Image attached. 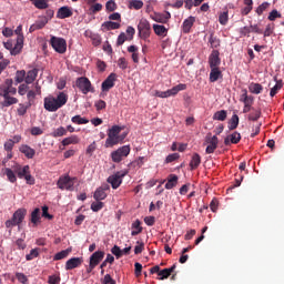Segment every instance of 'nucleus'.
I'll list each match as a JSON object with an SVG mask.
<instances>
[{
	"label": "nucleus",
	"instance_id": "1",
	"mask_svg": "<svg viewBox=\"0 0 284 284\" xmlns=\"http://www.w3.org/2000/svg\"><path fill=\"white\" fill-rule=\"evenodd\" d=\"M68 103V94L60 92L57 98L48 97L44 98V110L48 112H57L60 108H63Z\"/></svg>",
	"mask_w": 284,
	"mask_h": 284
},
{
	"label": "nucleus",
	"instance_id": "2",
	"mask_svg": "<svg viewBox=\"0 0 284 284\" xmlns=\"http://www.w3.org/2000/svg\"><path fill=\"white\" fill-rule=\"evenodd\" d=\"M27 214H28V210L18 209L13 213L12 217L4 222L7 230H12V227H17V225L18 226L21 225V223H23V221L26 220Z\"/></svg>",
	"mask_w": 284,
	"mask_h": 284
},
{
	"label": "nucleus",
	"instance_id": "3",
	"mask_svg": "<svg viewBox=\"0 0 284 284\" xmlns=\"http://www.w3.org/2000/svg\"><path fill=\"white\" fill-rule=\"evenodd\" d=\"M121 130L123 128L119 125H113L108 131V138L105 140V148H114V145H119V134H121Z\"/></svg>",
	"mask_w": 284,
	"mask_h": 284
},
{
	"label": "nucleus",
	"instance_id": "4",
	"mask_svg": "<svg viewBox=\"0 0 284 284\" xmlns=\"http://www.w3.org/2000/svg\"><path fill=\"white\" fill-rule=\"evenodd\" d=\"M75 88H78L82 94H89V92L94 94V87H92L90 79L85 77H80L75 80Z\"/></svg>",
	"mask_w": 284,
	"mask_h": 284
},
{
	"label": "nucleus",
	"instance_id": "5",
	"mask_svg": "<svg viewBox=\"0 0 284 284\" xmlns=\"http://www.w3.org/2000/svg\"><path fill=\"white\" fill-rule=\"evenodd\" d=\"M74 181H77V178H70V175H62L59 178L57 185L60 190H67L68 192H73Z\"/></svg>",
	"mask_w": 284,
	"mask_h": 284
},
{
	"label": "nucleus",
	"instance_id": "6",
	"mask_svg": "<svg viewBox=\"0 0 284 284\" xmlns=\"http://www.w3.org/2000/svg\"><path fill=\"white\" fill-rule=\"evenodd\" d=\"M50 44L59 54H65L68 50V42L63 38L51 37Z\"/></svg>",
	"mask_w": 284,
	"mask_h": 284
},
{
	"label": "nucleus",
	"instance_id": "7",
	"mask_svg": "<svg viewBox=\"0 0 284 284\" xmlns=\"http://www.w3.org/2000/svg\"><path fill=\"white\" fill-rule=\"evenodd\" d=\"M14 33L17 34V41L14 44V49L12 50V55L17 57L23 50V26H18L14 30Z\"/></svg>",
	"mask_w": 284,
	"mask_h": 284
},
{
	"label": "nucleus",
	"instance_id": "8",
	"mask_svg": "<svg viewBox=\"0 0 284 284\" xmlns=\"http://www.w3.org/2000/svg\"><path fill=\"white\" fill-rule=\"evenodd\" d=\"M128 174L125 171H119L114 173L113 175H110L108 178V183H110L111 187L113 190H119L121 187V183H123V178Z\"/></svg>",
	"mask_w": 284,
	"mask_h": 284
},
{
	"label": "nucleus",
	"instance_id": "9",
	"mask_svg": "<svg viewBox=\"0 0 284 284\" xmlns=\"http://www.w3.org/2000/svg\"><path fill=\"white\" fill-rule=\"evenodd\" d=\"M130 154V146L124 145L119 148L116 151L111 153V159L113 163H121Z\"/></svg>",
	"mask_w": 284,
	"mask_h": 284
},
{
	"label": "nucleus",
	"instance_id": "10",
	"mask_svg": "<svg viewBox=\"0 0 284 284\" xmlns=\"http://www.w3.org/2000/svg\"><path fill=\"white\" fill-rule=\"evenodd\" d=\"M206 143L209 144L205 149L206 154H214L216 148H219V136H212V133H207Z\"/></svg>",
	"mask_w": 284,
	"mask_h": 284
},
{
	"label": "nucleus",
	"instance_id": "11",
	"mask_svg": "<svg viewBox=\"0 0 284 284\" xmlns=\"http://www.w3.org/2000/svg\"><path fill=\"white\" fill-rule=\"evenodd\" d=\"M138 30H139L142 39H149L150 30H152V28L150 26V21H148L146 19L140 20V22L138 24Z\"/></svg>",
	"mask_w": 284,
	"mask_h": 284
},
{
	"label": "nucleus",
	"instance_id": "12",
	"mask_svg": "<svg viewBox=\"0 0 284 284\" xmlns=\"http://www.w3.org/2000/svg\"><path fill=\"white\" fill-rule=\"evenodd\" d=\"M115 81H116V73L109 74L108 78L101 84L102 92H110V90L114 88Z\"/></svg>",
	"mask_w": 284,
	"mask_h": 284
},
{
	"label": "nucleus",
	"instance_id": "13",
	"mask_svg": "<svg viewBox=\"0 0 284 284\" xmlns=\"http://www.w3.org/2000/svg\"><path fill=\"white\" fill-rule=\"evenodd\" d=\"M150 18L156 23H168L172 19V13L170 11H165V13L154 12Z\"/></svg>",
	"mask_w": 284,
	"mask_h": 284
},
{
	"label": "nucleus",
	"instance_id": "14",
	"mask_svg": "<svg viewBox=\"0 0 284 284\" xmlns=\"http://www.w3.org/2000/svg\"><path fill=\"white\" fill-rule=\"evenodd\" d=\"M108 190H110V185L104 184L100 187H98L93 194V199L95 201H105V199H108Z\"/></svg>",
	"mask_w": 284,
	"mask_h": 284
},
{
	"label": "nucleus",
	"instance_id": "15",
	"mask_svg": "<svg viewBox=\"0 0 284 284\" xmlns=\"http://www.w3.org/2000/svg\"><path fill=\"white\" fill-rule=\"evenodd\" d=\"M210 68H219L221 65V52L219 50H213L209 55Z\"/></svg>",
	"mask_w": 284,
	"mask_h": 284
},
{
	"label": "nucleus",
	"instance_id": "16",
	"mask_svg": "<svg viewBox=\"0 0 284 284\" xmlns=\"http://www.w3.org/2000/svg\"><path fill=\"white\" fill-rule=\"evenodd\" d=\"M83 265V257H71L65 263V270H77V267H81Z\"/></svg>",
	"mask_w": 284,
	"mask_h": 284
},
{
	"label": "nucleus",
	"instance_id": "17",
	"mask_svg": "<svg viewBox=\"0 0 284 284\" xmlns=\"http://www.w3.org/2000/svg\"><path fill=\"white\" fill-rule=\"evenodd\" d=\"M196 22V18L190 16L187 19H185L182 23V32L184 34H190V31L192 30V27Z\"/></svg>",
	"mask_w": 284,
	"mask_h": 284
},
{
	"label": "nucleus",
	"instance_id": "18",
	"mask_svg": "<svg viewBox=\"0 0 284 284\" xmlns=\"http://www.w3.org/2000/svg\"><path fill=\"white\" fill-rule=\"evenodd\" d=\"M232 143L234 145H236V143H241V133L235 131L224 139V145H232Z\"/></svg>",
	"mask_w": 284,
	"mask_h": 284
},
{
	"label": "nucleus",
	"instance_id": "19",
	"mask_svg": "<svg viewBox=\"0 0 284 284\" xmlns=\"http://www.w3.org/2000/svg\"><path fill=\"white\" fill-rule=\"evenodd\" d=\"M104 257H105V252L97 251L90 256L89 263H91V265H94L97 267V265H99V263H101V261H103Z\"/></svg>",
	"mask_w": 284,
	"mask_h": 284
},
{
	"label": "nucleus",
	"instance_id": "20",
	"mask_svg": "<svg viewBox=\"0 0 284 284\" xmlns=\"http://www.w3.org/2000/svg\"><path fill=\"white\" fill-rule=\"evenodd\" d=\"M30 223L37 227L41 223V209L37 207L31 212Z\"/></svg>",
	"mask_w": 284,
	"mask_h": 284
},
{
	"label": "nucleus",
	"instance_id": "21",
	"mask_svg": "<svg viewBox=\"0 0 284 284\" xmlns=\"http://www.w3.org/2000/svg\"><path fill=\"white\" fill-rule=\"evenodd\" d=\"M73 12L70 7H61L57 12L58 19H70L72 17Z\"/></svg>",
	"mask_w": 284,
	"mask_h": 284
},
{
	"label": "nucleus",
	"instance_id": "22",
	"mask_svg": "<svg viewBox=\"0 0 284 284\" xmlns=\"http://www.w3.org/2000/svg\"><path fill=\"white\" fill-rule=\"evenodd\" d=\"M48 24V18H41L31 24L29 32H36V30H42Z\"/></svg>",
	"mask_w": 284,
	"mask_h": 284
},
{
	"label": "nucleus",
	"instance_id": "23",
	"mask_svg": "<svg viewBox=\"0 0 284 284\" xmlns=\"http://www.w3.org/2000/svg\"><path fill=\"white\" fill-rule=\"evenodd\" d=\"M209 79H210L211 83H216V81H219V79H223V72L219 68H211Z\"/></svg>",
	"mask_w": 284,
	"mask_h": 284
},
{
	"label": "nucleus",
	"instance_id": "24",
	"mask_svg": "<svg viewBox=\"0 0 284 284\" xmlns=\"http://www.w3.org/2000/svg\"><path fill=\"white\" fill-rule=\"evenodd\" d=\"M14 173L19 179H24L30 173V165H24L23 168L18 165L14 168Z\"/></svg>",
	"mask_w": 284,
	"mask_h": 284
},
{
	"label": "nucleus",
	"instance_id": "25",
	"mask_svg": "<svg viewBox=\"0 0 284 284\" xmlns=\"http://www.w3.org/2000/svg\"><path fill=\"white\" fill-rule=\"evenodd\" d=\"M20 152L24 154L27 159H34V154H37V151H34V149L30 148L27 144L20 146Z\"/></svg>",
	"mask_w": 284,
	"mask_h": 284
},
{
	"label": "nucleus",
	"instance_id": "26",
	"mask_svg": "<svg viewBox=\"0 0 284 284\" xmlns=\"http://www.w3.org/2000/svg\"><path fill=\"white\" fill-rule=\"evenodd\" d=\"M176 270V264H173L170 268H163L162 271L159 272L160 281H165V278H170L172 275V272Z\"/></svg>",
	"mask_w": 284,
	"mask_h": 284
},
{
	"label": "nucleus",
	"instance_id": "27",
	"mask_svg": "<svg viewBox=\"0 0 284 284\" xmlns=\"http://www.w3.org/2000/svg\"><path fill=\"white\" fill-rule=\"evenodd\" d=\"M183 90H187V84L180 83L168 90L169 97H176L180 92H183Z\"/></svg>",
	"mask_w": 284,
	"mask_h": 284
},
{
	"label": "nucleus",
	"instance_id": "28",
	"mask_svg": "<svg viewBox=\"0 0 284 284\" xmlns=\"http://www.w3.org/2000/svg\"><path fill=\"white\" fill-rule=\"evenodd\" d=\"M37 77H39V69H32L28 71L26 75V83L27 84L34 83V81L37 80Z\"/></svg>",
	"mask_w": 284,
	"mask_h": 284
},
{
	"label": "nucleus",
	"instance_id": "29",
	"mask_svg": "<svg viewBox=\"0 0 284 284\" xmlns=\"http://www.w3.org/2000/svg\"><path fill=\"white\" fill-rule=\"evenodd\" d=\"M153 31L158 37H168V28L163 24H153Z\"/></svg>",
	"mask_w": 284,
	"mask_h": 284
},
{
	"label": "nucleus",
	"instance_id": "30",
	"mask_svg": "<svg viewBox=\"0 0 284 284\" xmlns=\"http://www.w3.org/2000/svg\"><path fill=\"white\" fill-rule=\"evenodd\" d=\"M178 183H179V176L175 174H170L169 180L165 184V190H172L173 187H176Z\"/></svg>",
	"mask_w": 284,
	"mask_h": 284
},
{
	"label": "nucleus",
	"instance_id": "31",
	"mask_svg": "<svg viewBox=\"0 0 284 284\" xmlns=\"http://www.w3.org/2000/svg\"><path fill=\"white\" fill-rule=\"evenodd\" d=\"M71 253H72V247H68L67 250L58 252L53 256V261H63V258H68V256H70Z\"/></svg>",
	"mask_w": 284,
	"mask_h": 284
},
{
	"label": "nucleus",
	"instance_id": "32",
	"mask_svg": "<svg viewBox=\"0 0 284 284\" xmlns=\"http://www.w3.org/2000/svg\"><path fill=\"white\" fill-rule=\"evenodd\" d=\"M244 7L242 10H241V14L243 17H247V14H250V12H252L253 10V6H254V1L253 0H244Z\"/></svg>",
	"mask_w": 284,
	"mask_h": 284
},
{
	"label": "nucleus",
	"instance_id": "33",
	"mask_svg": "<svg viewBox=\"0 0 284 284\" xmlns=\"http://www.w3.org/2000/svg\"><path fill=\"white\" fill-rule=\"evenodd\" d=\"M4 100L1 102L2 108H10V105H14L19 103V99L7 95L3 98Z\"/></svg>",
	"mask_w": 284,
	"mask_h": 284
},
{
	"label": "nucleus",
	"instance_id": "34",
	"mask_svg": "<svg viewBox=\"0 0 284 284\" xmlns=\"http://www.w3.org/2000/svg\"><path fill=\"white\" fill-rule=\"evenodd\" d=\"M201 165V155L199 153H194L190 161L191 170H196Z\"/></svg>",
	"mask_w": 284,
	"mask_h": 284
},
{
	"label": "nucleus",
	"instance_id": "35",
	"mask_svg": "<svg viewBox=\"0 0 284 284\" xmlns=\"http://www.w3.org/2000/svg\"><path fill=\"white\" fill-rule=\"evenodd\" d=\"M248 91H250L252 94H261V92H263V85H262L261 83L252 82V83L248 85Z\"/></svg>",
	"mask_w": 284,
	"mask_h": 284
},
{
	"label": "nucleus",
	"instance_id": "36",
	"mask_svg": "<svg viewBox=\"0 0 284 284\" xmlns=\"http://www.w3.org/2000/svg\"><path fill=\"white\" fill-rule=\"evenodd\" d=\"M132 232L131 236H139L141 232H143V227H141V221L136 220L135 222L132 223Z\"/></svg>",
	"mask_w": 284,
	"mask_h": 284
},
{
	"label": "nucleus",
	"instance_id": "37",
	"mask_svg": "<svg viewBox=\"0 0 284 284\" xmlns=\"http://www.w3.org/2000/svg\"><path fill=\"white\" fill-rule=\"evenodd\" d=\"M4 174L10 183H17V173L14 172V169H4Z\"/></svg>",
	"mask_w": 284,
	"mask_h": 284
},
{
	"label": "nucleus",
	"instance_id": "38",
	"mask_svg": "<svg viewBox=\"0 0 284 284\" xmlns=\"http://www.w3.org/2000/svg\"><path fill=\"white\" fill-rule=\"evenodd\" d=\"M32 105V103H28V104H23V103H20L18 105V109H17V114L18 116H26V114H28V109Z\"/></svg>",
	"mask_w": 284,
	"mask_h": 284
},
{
	"label": "nucleus",
	"instance_id": "39",
	"mask_svg": "<svg viewBox=\"0 0 284 284\" xmlns=\"http://www.w3.org/2000/svg\"><path fill=\"white\" fill-rule=\"evenodd\" d=\"M79 136L77 135H71L69 138H65L62 140V145L68 146V145H77L79 143Z\"/></svg>",
	"mask_w": 284,
	"mask_h": 284
},
{
	"label": "nucleus",
	"instance_id": "40",
	"mask_svg": "<svg viewBox=\"0 0 284 284\" xmlns=\"http://www.w3.org/2000/svg\"><path fill=\"white\" fill-rule=\"evenodd\" d=\"M209 43H210V48H213V49L221 48V39L214 37V33L210 34Z\"/></svg>",
	"mask_w": 284,
	"mask_h": 284
},
{
	"label": "nucleus",
	"instance_id": "41",
	"mask_svg": "<svg viewBox=\"0 0 284 284\" xmlns=\"http://www.w3.org/2000/svg\"><path fill=\"white\" fill-rule=\"evenodd\" d=\"M102 28H105V30H119V28H121V23L106 21V22L102 23Z\"/></svg>",
	"mask_w": 284,
	"mask_h": 284
},
{
	"label": "nucleus",
	"instance_id": "42",
	"mask_svg": "<svg viewBox=\"0 0 284 284\" xmlns=\"http://www.w3.org/2000/svg\"><path fill=\"white\" fill-rule=\"evenodd\" d=\"M276 84L271 89L270 91V97H276V94H278V90H281V88H283V80H276Z\"/></svg>",
	"mask_w": 284,
	"mask_h": 284
},
{
	"label": "nucleus",
	"instance_id": "43",
	"mask_svg": "<svg viewBox=\"0 0 284 284\" xmlns=\"http://www.w3.org/2000/svg\"><path fill=\"white\" fill-rule=\"evenodd\" d=\"M227 119V111L221 110L213 114V121H225Z\"/></svg>",
	"mask_w": 284,
	"mask_h": 284
},
{
	"label": "nucleus",
	"instance_id": "44",
	"mask_svg": "<svg viewBox=\"0 0 284 284\" xmlns=\"http://www.w3.org/2000/svg\"><path fill=\"white\" fill-rule=\"evenodd\" d=\"M65 134H68V130L63 126H59L51 133V136H53V139H58L59 136H65Z\"/></svg>",
	"mask_w": 284,
	"mask_h": 284
},
{
	"label": "nucleus",
	"instance_id": "45",
	"mask_svg": "<svg viewBox=\"0 0 284 284\" xmlns=\"http://www.w3.org/2000/svg\"><path fill=\"white\" fill-rule=\"evenodd\" d=\"M261 109H252V112L248 114V121H258L261 119Z\"/></svg>",
	"mask_w": 284,
	"mask_h": 284
},
{
	"label": "nucleus",
	"instance_id": "46",
	"mask_svg": "<svg viewBox=\"0 0 284 284\" xmlns=\"http://www.w3.org/2000/svg\"><path fill=\"white\" fill-rule=\"evenodd\" d=\"M72 123H75V125H85L87 123H90V120L82 118L81 115H75L71 119Z\"/></svg>",
	"mask_w": 284,
	"mask_h": 284
},
{
	"label": "nucleus",
	"instance_id": "47",
	"mask_svg": "<svg viewBox=\"0 0 284 284\" xmlns=\"http://www.w3.org/2000/svg\"><path fill=\"white\" fill-rule=\"evenodd\" d=\"M239 128V115L233 114L229 121V130H236Z\"/></svg>",
	"mask_w": 284,
	"mask_h": 284
},
{
	"label": "nucleus",
	"instance_id": "48",
	"mask_svg": "<svg viewBox=\"0 0 284 284\" xmlns=\"http://www.w3.org/2000/svg\"><path fill=\"white\" fill-rule=\"evenodd\" d=\"M129 8L133 10H141V8H143V1L141 0H132L129 3Z\"/></svg>",
	"mask_w": 284,
	"mask_h": 284
},
{
	"label": "nucleus",
	"instance_id": "49",
	"mask_svg": "<svg viewBox=\"0 0 284 284\" xmlns=\"http://www.w3.org/2000/svg\"><path fill=\"white\" fill-rule=\"evenodd\" d=\"M267 8H270V2H263L262 4H260L255 12L258 17H261L263 14V12H265V10H267Z\"/></svg>",
	"mask_w": 284,
	"mask_h": 284
},
{
	"label": "nucleus",
	"instance_id": "50",
	"mask_svg": "<svg viewBox=\"0 0 284 284\" xmlns=\"http://www.w3.org/2000/svg\"><path fill=\"white\" fill-rule=\"evenodd\" d=\"M39 256V248H32L29 254L26 255L27 261H34Z\"/></svg>",
	"mask_w": 284,
	"mask_h": 284
},
{
	"label": "nucleus",
	"instance_id": "51",
	"mask_svg": "<svg viewBox=\"0 0 284 284\" xmlns=\"http://www.w3.org/2000/svg\"><path fill=\"white\" fill-rule=\"evenodd\" d=\"M219 21H220L221 26H227V21H230L227 11H224L220 14Z\"/></svg>",
	"mask_w": 284,
	"mask_h": 284
},
{
	"label": "nucleus",
	"instance_id": "52",
	"mask_svg": "<svg viewBox=\"0 0 284 284\" xmlns=\"http://www.w3.org/2000/svg\"><path fill=\"white\" fill-rule=\"evenodd\" d=\"M283 16L278 10L274 9L268 14V21H276V19H281Z\"/></svg>",
	"mask_w": 284,
	"mask_h": 284
},
{
	"label": "nucleus",
	"instance_id": "53",
	"mask_svg": "<svg viewBox=\"0 0 284 284\" xmlns=\"http://www.w3.org/2000/svg\"><path fill=\"white\" fill-rule=\"evenodd\" d=\"M104 205L105 204L103 202L97 201L91 204V210L92 212H101V209L104 207Z\"/></svg>",
	"mask_w": 284,
	"mask_h": 284
},
{
	"label": "nucleus",
	"instance_id": "54",
	"mask_svg": "<svg viewBox=\"0 0 284 284\" xmlns=\"http://www.w3.org/2000/svg\"><path fill=\"white\" fill-rule=\"evenodd\" d=\"M16 81L17 83H23L26 81V70L17 71Z\"/></svg>",
	"mask_w": 284,
	"mask_h": 284
},
{
	"label": "nucleus",
	"instance_id": "55",
	"mask_svg": "<svg viewBox=\"0 0 284 284\" xmlns=\"http://www.w3.org/2000/svg\"><path fill=\"white\" fill-rule=\"evenodd\" d=\"M126 41H130V38L125 36V32H121L118 37L116 45H123V43H125Z\"/></svg>",
	"mask_w": 284,
	"mask_h": 284
},
{
	"label": "nucleus",
	"instance_id": "56",
	"mask_svg": "<svg viewBox=\"0 0 284 284\" xmlns=\"http://www.w3.org/2000/svg\"><path fill=\"white\" fill-rule=\"evenodd\" d=\"M111 253L116 257V258H121V256H123V251L121 250V247H119V245H114L111 248Z\"/></svg>",
	"mask_w": 284,
	"mask_h": 284
},
{
	"label": "nucleus",
	"instance_id": "57",
	"mask_svg": "<svg viewBox=\"0 0 284 284\" xmlns=\"http://www.w3.org/2000/svg\"><path fill=\"white\" fill-rule=\"evenodd\" d=\"M94 106L98 112H101V110H105V108H108V104L103 100H98L95 101Z\"/></svg>",
	"mask_w": 284,
	"mask_h": 284
},
{
	"label": "nucleus",
	"instance_id": "58",
	"mask_svg": "<svg viewBox=\"0 0 284 284\" xmlns=\"http://www.w3.org/2000/svg\"><path fill=\"white\" fill-rule=\"evenodd\" d=\"M94 152H97V142H92L88 148H87V151H85V154L88 156H92V154H94Z\"/></svg>",
	"mask_w": 284,
	"mask_h": 284
},
{
	"label": "nucleus",
	"instance_id": "59",
	"mask_svg": "<svg viewBox=\"0 0 284 284\" xmlns=\"http://www.w3.org/2000/svg\"><path fill=\"white\" fill-rule=\"evenodd\" d=\"M145 250V243L138 241L134 247V254H141Z\"/></svg>",
	"mask_w": 284,
	"mask_h": 284
},
{
	"label": "nucleus",
	"instance_id": "60",
	"mask_svg": "<svg viewBox=\"0 0 284 284\" xmlns=\"http://www.w3.org/2000/svg\"><path fill=\"white\" fill-rule=\"evenodd\" d=\"M105 8L108 12H114V10H116V2H114V0H109L105 4Z\"/></svg>",
	"mask_w": 284,
	"mask_h": 284
},
{
	"label": "nucleus",
	"instance_id": "61",
	"mask_svg": "<svg viewBox=\"0 0 284 284\" xmlns=\"http://www.w3.org/2000/svg\"><path fill=\"white\" fill-rule=\"evenodd\" d=\"M181 155L179 153L169 154L165 159V163H174V161L179 160Z\"/></svg>",
	"mask_w": 284,
	"mask_h": 284
},
{
	"label": "nucleus",
	"instance_id": "62",
	"mask_svg": "<svg viewBox=\"0 0 284 284\" xmlns=\"http://www.w3.org/2000/svg\"><path fill=\"white\" fill-rule=\"evenodd\" d=\"M49 284H60L61 283V276L59 275H50L48 280Z\"/></svg>",
	"mask_w": 284,
	"mask_h": 284
},
{
	"label": "nucleus",
	"instance_id": "63",
	"mask_svg": "<svg viewBox=\"0 0 284 284\" xmlns=\"http://www.w3.org/2000/svg\"><path fill=\"white\" fill-rule=\"evenodd\" d=\"M16 278H18L19 283L28 284V276L23 273H16Z\"/></svg>",
	"mask_w": 284,
	"mask_h": 284
},
{
	"label": "nucleus",
	"instance_id": "64",
	"mask_svg": "<svg viewBox=\"0 0 284 284\" xmlns=\"http://www.w3.org/2000/svg\"><path fill=\"white\" fill-rule=\"evenodd\" d=\"M102 284H116V281L112 278L110 274L104 275V278L101 281Z\"/></svg>",
	"mask_w": 284,
	"mask_h": 284
}]
</instances>
